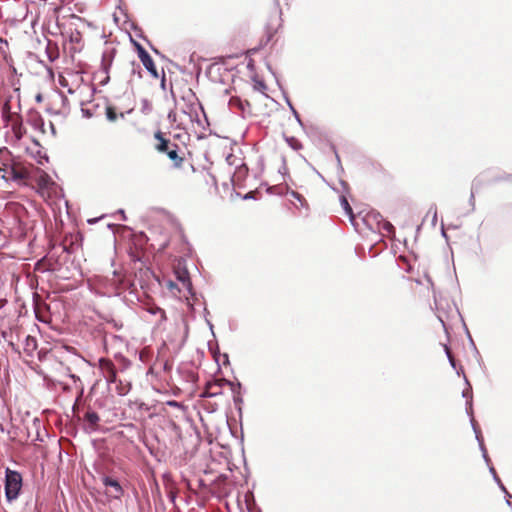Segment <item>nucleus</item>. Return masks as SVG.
<instances>
[{
  "label": "nucleus",
  "instance_id": "obj_1",
  "mask_svg": "<svg viewBox=\"0 0 512 512\" xmlns=\"http://www.w3.org/2000/svg\"><path fill=\"white\" fill-rule=\"evenodd\" d=\"M22 488V477L9 468L5 471V496L8 502L17 499Z\"/></svg>",
  "mask_w": 512,
  "mask_h": 512
},
{
  "label": "nucleus",
  "instance_id": "obj_2",
  "mask_svg": "<svg viewBox=\"0 0 512 512\" xmlns=\"http://www.w3.org/2000/svg\"><path fill=\"white\" fill-rule=\"evenodd\" d=\"M466 382H468V381L466 380ZM467 385H468V388L463 391L462 396L464 398L468 399L467 403H466L467 404L466 409H467L468 414L471 416V423H472L473 429H474V431L476 433V438L479 441L481 450L483 452V457L486 460V462H488L489 459H488V456H487L486 449L484 448L482 440L480 439L479 432L476 429V426H475V423H474V419H473V416H472V394H471V387H470L469 383H467Z\"/></svg>",
  "mask_w": 512,
  "mask_h": 512
},
{
  "label": "nucleus",
  "instance_id": "obj_3",
  "mask_svg": "<svg viewBox=\"0 0 512 512\" xmlns=\"http://www.w3.org/2000/svg\"><path fill=\"white\" fill-rule=\"evenodd\" d=\"M182 100L186 103L185 107L182 108V112L193 121L194 118L197 117V110L199 108V103L195 95L189 91L186 96L182 97Z\"/></svg>",
  "mask_w": 512,
  "mask_h": 512
},
{
  "label": "nucleus",
  "instance_id": "obj_4",
  "mask_svg": "<svg viewBox=\"0 0 512 512\" xmlns=\"http://www.w3.org/2000/svg\"><path fill=\"white\" fill-rule=\"evenodd\" d=\"M137 52L143 66L146 68V70L151 74L153 78L157 79L159 77V74L155 67L154 61L149 55V53L140 44H137Z\"/></svg>",
  "mask_w": 512,
  "mask_h": 512
},
{
  "label": "nucleus",
  "instance_id": "obj_5",
  "mask_svg": "<svg viewBox=\"0 0 512 512\" xmlns=\"http://www.w3.org/2000/svg\"><path fill=\"white\" fill-rule=\"evenodd\" d=\"M99 369L107 383L110 384L116 381V369L111 360L105 358L99 359Z\"/></svg>",
  "mask_w": 512,
  "mask_h": 512
},
{
  "label": "nucleus",
  "instance_id": "obj_6",
  "mask_svg": "<svg viewBox=\"0 0 512 512\" xmlns=\"http://www.w3.org/2000/svg\"><path fill=\"white\" fill-rule=\"evenodd\" d=\"M36 182L42 196H45L47 193H49V191L55 185L51 177L43 171H41L37 176Z\"/></svg>",
  "mask_w": 512,
  "mask_h": 512
},
{
  "label": "nucleus",
  "instance_id": "obj_7",
  "mask_svg": "<svg viewBox=\"0 0 512 512\" xmlns=\"http://www.w3.org/2000/svg\"><path fill=\"white\" fill-rule=\"evenodd\" d=\"M175 275L181 287L187 291V294L192 295V284L188 271L186 269L178 268L175 270Z\"/></svg>",
  "mask_w": 512,
  "mask_h": 512
},
{
  "label": "nucleus",
  "instance_id": "obj_8",
  "mask_svg": "<svg viewBox=\"0 0 512 512\" xmlns=\"http://www.w3.org/2000/svg\"><path fill=\"white\" fill-rule=\"evenodd\" d=\"M102 482L104 486L112 488V491L110 492L111 497L115 499H120L122 497L124 491L117 480L112 479L111 477L108 476H104L102 478Z\"/></svg>",
  "mask_w": 512,
  "mask_h": 512
},
{
  "label": "nucleus",
  "instance_id": "obj_9",
  "mask_svg": "<svg viewBox=\"0 0 512 512\" xmlns=\"http://www.w3.org/2000/svg\"><path fill=\"white\" fill-rule=\"evenodd\" d=\"M84 420L87 423L86 430L90 433L97 431L98 423L100 421L99 415L94 411H87L84 415Z\"/></svg>",
  "mask_w": 512,
  "mask_h": 512
},
{
  "label": "nucleus",
  "instance_id": "obj_10",
  "mask_svg": "<svg viewBox=\"0 0 512 512\" xmlns=\"http://www.w3.org/2000/svg\"><path fill=\"white\" fill-rule=\"evenodd\" d=\"M155 139L158 141V144L155 146V149L160 153H166L170 147H172L175 143L171 142L169 139H166L162 132L158 131L154 135Z\"/></svg>",
  "mask_w": 512,
  "mask_h": 512
},
{
  "label": "nucleus",
  "instance_id": "obj_11",
  "mask_svg": "<svg viewBox=\"0 0 512 512\" xmlns=\"http://www.w3.org/2000/svg\"><path fill=\"white\" fill-rule=\"evenodd\" d=\"M368 217H373L376 221H377V228L378 230H385L386 232L388 233H391L394 229L393 225L388 222V221H385L381 215L379 214H375V213H372L370 215H368Z\"/></svg>",
  "mask_w": 512,
  "mask_h": 512
},
{
  "label": "nucleus",
  "instance_id": "obj_12",
  "mask_svg": "<svg viewBox=\"0 0 512 512\" xmlns=\"http://www.w3.org/2000/svg\"><path fill=\"white\" fill-rule=\"evenodd\" d=\"M179 146L175 143L170 149L166 152L167 156L173 161L175 167H180L183 162V158L178 155Z\"/></svg>",
  "mask_w": 512,
  "mask_h": 512
},
{
  "label": "nucleus",
  "instance_id": "obj_13",
  "mask_svg": "<svg viewBox=\"0 0 512 512\" xmlns=\"http://www.w3.org/2000/svg\"><path fill=\"white\" fill-rule=\"evenodd\" d=\"M230 107L231 109H239L243 114L246 112L247 108H249V103L247 101H242L239 98H231L230 99Z\"/></svg>",
  "mask_w": 512,
  "mask_h": 512
},
{
  "label": "nucleus",
  "instance_id": "obj_14",
  "mask_svg": "<svg viewBox=\"0 0 512 512\" xmlns=\"http://www.w3.org/2000/svg\"><path fill=\"white\" fill-rule=\"evenodd\" d=\"M217 387H219L218 381L208 383L204 392L202 393V397H215L217 395H220L222 393L221 390L214 391V388Z\"/></svg>",
  "mask_w": 512,
  "mask_h": 512
},
{
  "label": "nucleus",
  "instance_id": "obj_15",
  "mask_svg": "<svg viewBox=\"0 0 512 512\" xmlns=\"http://www.w3.org/2000/svg\"><path fill=\"white\" fill-rule=\"evenodd\" d=\"M148 312L158 316V322L161 323L166 320V313L160 307H151L148 309Z\"/></svg>",
  "mask_w": 512,
  "mask_h": 512
},
{
  "label": "nucleus",
  "instance_id": "obj_16",
  "mask_svg": "<svg viewBox=\"0 0 512 512\" xmlns=\"http://www.w3.org/2000/svg\"><path fill=\"white\" fill-rule=\"evenodd\" d=\"M112 60H113V53L111 51L105 52L103 54L102 65H103V69L105 70V72H108V69L112 64Z\"/></svg>",
  "mask_w": 512,
  "mask_h": 512
},
{
  "label": "nucleus",
  "instance_id": "obj_17",
  "mask_svg": "<svg viewBox=\"0 0 512 512\" xmlns=\"http://www.w3.org/2000/svg\"><path fill=\"white\" fill-rule=\"evenodd\" d=\"M340 202H341V206L344 209L345 213L347 215H349L352 219L353 218V210H352L348 200L344 196H342L340 199Z\"/></svg>",
  "mask_w": 512,
  "mask_h": 512
},
{
  "label": "nucleus",
  "instance_id": "obj_18",
  "mask_svg": "<svg viewBox=\"0 0 512 512\" xmlns=\"http://www.w3.org/2000/svg\"><path fill=\"white\" fill-rule=\"evenodd\" d=\"M166 287L173 293L175 294V290H177L178 292H181V290L183 289L182 287H179V284L178 283H175L171 280L167 281L166 282Z\"/></svg>",
  "mask_w": 512,
  "mask_h": 512
},
{
  "label": "nucleus",
  "instance_id": "obj_19",
  "mask_svg": "<svg viewBox=\"0 0 512 512\" xmlns=\"http://www.w3.org/2000/svg\"><path fill=\"white\" fill-rule=\"evenodd\" d=\"M12 128H13V131H14L15 135L17 136V138H20L21 137V123H19L18 121H14L12 124Z\"/></svg>",
  "mask_w": 512,
  "mask_h": 512
},
{
  "label": "nucleus",
  "instance_id": "obj_20",
  "mask_svg": "<svg viewBox=\"0 0 512 512\" xmlns=\"http://www.w3.org/2000/svg\"><path fill=\"white\" fill-rule=\"evenodd\" d=\"M106 115H107V119L109 121H115L117 119V114L116 112L112 109V108H107V112H106Z\"/></svg>",
  "mask_w": 512,
  "mask_h": 512
},
{
  "label": "nucleus",
  "instance_id": "obj_21",
  "mask_svg": "<svg viewBox=\"0 0 512 512\" xmlns=\"http://www.w3.org/2000/svg\"><path fill=\"white\" fill-rule=\"evenodd\" d=\"M444 348H445V352H446V355L448 357V360H449L451 366L455 368V360H454V358H453V356H452L448 346L445 345Z\"/></svg>",
  "mask_w": 512,
  "mask_h": 512
},
{
  "label": "nucleus",
  "instance_id": "obj_22",
  "mask_svg": "<svg viewBox=\"0 0 512 512\" xmlns=\"http://www.w3.org/2000/svg\"><path fill=\"white\" fill-rule=\"evenodd\" d=\"M11 177L13 180H18V179L24 178V175H23V173L16 171L15 169H12Z\"/></svg>",
  "mask_w": 512,
  "mask_h": 512
},
{
  "label": "nucleus",
  "instance_id": "obj_23",
  "mask_svg": "<svg viewBox=\"0 0 512 512\" xmlns=\"http://www.w3.org/2000/svg\"><path fill=\"white\" fill-rule=\"evenodd\" d=\"M168 119L171 123H176L177 122V113L176 111L174 110H171L169 113H168Z\"/></svg>",
  "mask_w": 512,
  "mask_h": 512
},
{
  "label": "nucleus",
  "instance_id": "obj_24",
  "mask_svg": "<svg viewBox=\"0 0 512 512\" xmlns=\"http://www.w3.org/2000/svg\"><path fill=\"white\" fill-rule=\"evenodd\" d=\"M287 103H288L293 115L295 116L296 120L298 122H300V116H299L298 112L295 110V108L293 107V105L291 104V102L288 99H287Z\"/></svg>",
  "mask_w": 512,
  "mask_h": 512
},
{
  "label": "nucleus",
  "instance_id": "obj_25",
  "mask_svg": "<svg viewBox=\"0 0 512 512\" xmlns=\"http://www.w3.org/2000/svg\"><path fill=\"white\" fill-rule=\"evenodd\" d=\"M59 99L63 106H66L68 104V98L65 95L59 94Z\"/></svg>",
  "mask_w": 512,
  "mask_h": 512
},
{
  "label": "nucleus",
  "instance_id": "obj_26",
  "mask_svg": "<svg viewBox=\"0 0 512 512\" xmlns=\"http://www.w3.org/2000/svg\"><path fill=\"white\" fill-rule=\"evenodd\" d=\"M128 391H129V388H127V387H120L119 390H118V393L120 395H125V394H127Z\"/></svg>",
  "mask_w": 512,
  "mask_h": 512
},
{
  "label": "nucleus",
  "instance_id": "obj_27",
  "mask_svg": "<svg viewBox=\"0 0 512 512\" xmlns=\"http://www.w3.org/2000/svg\"><path fill=\"white\" fill-rule=\"evenodd\" d=\"M167 404L172 407H181V404L177 401H169Z\"/></svg>",
  "mask_w": 512,
  "mask_h": 512
},
{
  "label": "nucleus",
  "instance_id": "obj_28",
  "mask_svg": "<svg viewBox=\"0 0 512 512\" xmlns=\"http://www.w3.org/2000/svg\"><path fill=\"white\" fill-rule=\"evenodd\" d=\"M490 472L492 473V475H493L494 479H495L498 483H500V480H499V478L497 477V475H496V471H495V469H494L493 467H490Z\"/></svg>",
  "mask_w": 512,
  "mask_h": 512
},
{
  "label": "nucleus",
  "instance_id": "obj_29",
  "mask_svg": "<svg viewBox=\"0 0 512 512\" xmlns=\"http://www.w3.org/2000/svg\"><path fill=\"white\" fill-rule=\"evenodd\" d=\"M68 376H69V377H70L74 382H76V381H80V378H79L77 375H75V374L69 373V374H68Z\"/></svg>",
  "mask_w": 512,
  "mask_h": 512
},
{
  "label": "nucleus",
  "instance_id": "obj_30",
  "mask_svg": "<svg viewBox=\"0 0 512 512\" xmlns=\"http://www.w3.org/2000/svg\"><path fill=\"white\" fill-rule=\"evenodd\" d=\"M35 100H36L38 103L42 102V100H43V96H42V94H40V93H39V94H37V95H36V97H35Z\"/></svg>",
  "mask_w": 512,
  "mask_h": 512
},
{
  "label": "nucleus",
  "instance_id": "obj_31",
  "mask_svg": "<svg viewBox=\"0 0 512 512\" xmlns=\"http://www.w3.org/2000/svg\"><path fill=\"white\" fill-rule=\"evenodd\" d=\"M121 286H122V281L119 280L118 284L115 285V290H119L121 288Z\"/></svg>",
  "mask_w": 512,
  "mask_h": 512
},
{
  "label": "nucleus",
  "instance_id": "obj_32",
  "mask_svg": "<svg viewBox=\"0 0 512 512\" xmlns=\"http://www.w3.org/2000/svg\"><path fill=\"white\" fill-rule=\"evenodd\" d=\"M120 215H122L123 219L125 218V214L123 210H119Z\"/></svg>",
  "mask_w": 512,
  "mask_h": 512
},
{
  "label": "nucleus",
  "instance_id": "obj_33",
  "mask_svg": "<svg viewBox=\"0 0 512 512\" xmlns=\"http://www.w3.org/2000/svg\"><path fill=\"white\" fill-rule=\"evenodd\" d=\"M221 390V383L219 382V387L214 388V391Z\"/></svg>",
  "mask_w": 512,
  "mask_h": 512
},
{
  "label": "nucleus",
  "instance_id": "obj_34",
  "mask_svg": "<svg viewBox=\"0 0 512 512\" xmlns=\"http://www.w3.org/2000/svg\"><path fill=\"white\" fill-rule=\"evenodd\" d=\"M164 81H165V76L163 75V78H162V86H164Z\"/></svg>",
  "mask_w": 512,
  "mask_h": 512
}]
</instances>
